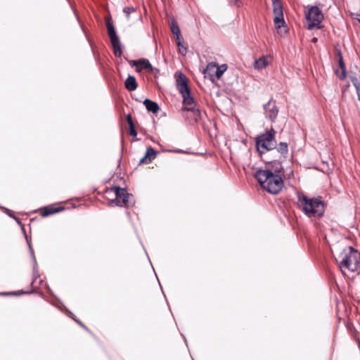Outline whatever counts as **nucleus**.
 <instances>
[{"mask_svg": "<svg viewBox=\"0 0 360 360\" xmlns=\"http://www.w3.org/2000/svg\"><path fill=\"white\" fill-rule=\"evenodd\" d=\"M129 133L131 136H136L137 134H136V131L135 130L134 125L129 126Z\"/></svg>", "mask_w": 360, "mask_h": 360, "instance_id": "nucleus-27", "label": "nucleus"}, {"mask_svg": "<svg viewBox=\"0 0 360 360\" xmlns=\"http://www.w3.org/2000/svg\"><path fill=\"white\" fill-rule=\"evenodd\" d=\"M272 60L273 57L271 55L263 56L255 61L254 68L257 70H262L271 64Z\"/></svg>", "mask_w": 360, "mask_h": 360, "instance_id": "nucleus-12", "label": "nucleus"}, {"mask_svg": "<svg viewBox=\"0 0 360 360\" xmlns=\"http://www.w3.org/2000/svg\"><path fill=\"white\" fill-rule=\"evenodd\" d=\"M114 193L116 198L112 200V203H115L117 206H129L131 203L132 196L129 194L124 188L120 187L112 188L108 193Z\"/></svg>", "mask_w": 360, "mask_h": 360, "instance_id": "nucleus-7", "label": "nucleus"}, {"mask_svg": "<svg viewBox=\"0 0 360 360\" xmlns=\"http://www.w3.org/2000/svg\"><path fill=\"white\" fill-rule=\"evenodd\" d=\"M176 86L179 90H189L188 86V79L181 72L175 74Z\"/></svg>", "mask_w": 360, "mask_h": 360, "instance_id": "nucleus-13", "label": "nucleus"}, {"mask_svg": "<svg viewBox=\"0 0 360 360\" xmlns=\"http://www.w3.org/2000/svg\"><path fill=\"white\" fill-rule=\"evenodd\" d=\"M358 97H359V99L360 101V91H358Z\"/></svg>", "mask_w": 360, "mask_h": 360, "instance_id": "nucleus-36", "label": "nucleus"}, {"mask_svg": "<svg viewBox=\"0 0 360 360\" xmlns=\"http://www.w3.org/2000/svg\"><path fill=\"white\" fill-rule=\"evenodd\" d=\"M312 41H313L314 43L316 42V41H317V38H316V37L313 38V39H312Z\"/></svg>", "mask_w": 360, "mask_h": 360, "instance_id": "nucleus-35", "label": "nucleus"}, {"mask_svg": "<svg viewBox=\"0 0 360 360\" xmlns=\"http://www.w3.org/2000/svg\"><path fill=\"white\" fill-rule=\"evenodd\" d=\"M6 213H7L10 217H12V215H11V211H10V210H6Z\"/></svg>", "mask_w": 360, "mask_h": 360, "instance_id": "nucleus-32", "label": "nucleus"}, {"mask_svg": "<svg viewBox=\"0 0 360 360\" xmlns=\"http://www.w3.org/2000/svg\"><path fill=\"white\" fill-rule=\"evenodd\" d=\"M338 65L340 68H345L343 62V59L342 56H340V58L338 59Z\"/></svg>", "mask_w": 360, "mask_h": 360, "instance_id": "nucleus-29", "label": "nucleus"}, {"mask_svg": "<svg viewBox=\"0 0 360 360\" xmlns=\"http://www.w3.org/2000/svg\"><path fill=\"white\" fill-rule=\"evenodd\" d=\"M15 292H10V293H4V295H16Z\"/></svg>", "mask_w": 360, "mask_h": 360, "instance_id": "nucleus-34", "label": "nucleus"}, {"mask_svg": "<svg viewBox=\"0 0 360 360\" xmlns=\"http://www.w3.org/2000/svg\"><path fill=\"white\" fill-rule=\"evenodd\" d=\"M274 22L277 33L284 37L288 33V27L283 18V6L279 0H272Z\"/></svg>", "mask_w": 360, "mask_h": 360, "instance_id": "nucleus-4", "label": "nucleus"}, {"mask_svg": "<svg viewBox=\"0 0 360 360\" xmlns=\"http://www.w3.org/2000/svg\"><path fill=\"white\" fill-rule=\"evenodd\" d=\"M357 20L360 22V13L356 14Z\"/></svg>", "mask_w": 360, "mask_h": 360, "instance_id": "nucleus-33", "label": "nucleus"}, {"mask_svg": "<svg viewBox=\"0 0 360 360\" xmlns=\"http://www.w3.org/2000/svg\"><path fill=\"white\" fill-rule=\"evenodd\" d=\"M176 44L179 47V52L182 55H186L187 53L186 48L183 45L182 41L181 39L179 38V40H176Z\"/></svg>", "mask_w": 360, "mask_h": 360, "instance_id": "nucleus-23", "label": "nucleus"}, {"mask_svg": "<svg viewBox=\"0 0 360 360\" xmlns=\"http://www.w3.org/2000/svg\"><path fill=\"white\" fill-rule=\"evenodd\" d=\"M124 84L127 90H135L137 87L136 79L132 76H129Z\"/></svg>", "mask_w": 360, "mask_h": 360, "instance_id": "nucleus-17", "label": "nucleus"}, {"mask_svg": "<svg viewBox=\"0 0 360 360\" xmlns=\"http://www.w3.org/2000/svg\"><path fill=\"white\" fill-rule=\"evenodd\" d=\"M77 322L79 323V325H81L82 326L84 327V326L82 325V323H80V322H79V321H77Z\"/></svg>", "mask_w": 360, "mask_h": 360, "instance_id": "nucleus-38", "label": "nucleus"}, {"mask_svg": "<svg viewBox=\"0 0 360 360\" xmlns=\"http://www.w3.org/2000/svg\"><path fill=\"white\" fill-rule=\"evenodd\" d=\"M335 55H336L337 60L338 58H340V56H342L340 51L338 50V49H336Z\"/></svg>", "mask_w": 360, "mask_h": 360, "instance_id": "nucleus-30", "label": "nucleus"}, {"mask_svg": "<svg viewBox=\"0 0 360 360\" xmlns=\"http://www.w3.org/2000/svg\"><path fill=\"white\" fill-rule=\"evenodd\" d=\"M274 134L275 132L272 130L259 136L256 139L257 148L260 154L276 148V143L274 139Z\"/></svg>", "mask_w": 360, "mask_h": 360, "instance_id": "nucleus-5", "label": "nucleus"}, {"mask_svg": "<svg viewBox=\"0 0 360 360\" xmlns=\"http://www.w3.org/2000/svg\"><path fill=\"white\" fill-rule=\"evenodd\" d=\"M183 97V108L184 111L192 110L195 108L194 98L191 95V91H181Z\"/></svg>", "mask_w": 360, "mask_h": 360, "instance_id": "nucleus-10", "label": "nucleus"}, {"mask_svg": "<svg viewBox=\"0 0 360 360\" xmlns=\"http://www.w3.org/2000/svg\"><path fill=\"white\" fill-rule=\"evenodd\" d=\"M267 105L270 108V114H269V117H270V119L271 120H274L275 117H276L277 115V113H278V110L277 109L275 108V105H274V103H271V102H269Z\"/></svg>", "mask_w": 360, "mask_h": 360, "instance_id": "nucleus-21", "label": "nucleus"}, {"mask_svg": "<svg viewBox=\"0 0 360 360\" xmlns=\"http://www.w3.org/2000/svg\"><path fill=\"white\" fill-rule=\"evenodd\" d=\"M144 104L148 110L153 112H157L159 110L158 105L153 101L146 99L144 101Z\"/></svg>", "mask_w": 360, "mask_h": 360, "instance_id": "nucleus-18", "label": "nucleus"}, {"mask_svg": "<svg viewBox=\"0 0 360 360\" xmlns=\"http://www.w3.org/2000/svg\"><path fill=\"white\" fill-rule=\"evenodd\" d=\"M226 64L218 65L215 63H210L207 65L205 70L206 76L209 77L212 81L219 79L222 75L227 70Z\"/></svg>", "mask_w": 360, "mask_h": 360, "instance_id": "nucleus-8", "label": "nucleus"}, {"mask_svg": "<svg viewBox=\"0 0 360 360\" xmlns=\"http://www.w3.org/2000/svg\"><path fill=\"white\" fill-rule=\"evenodd\" d=\"M63 210H64L63 207L56 205H51L42 207L40 210V212L43 217H46L49 214L59 212Z\"/></svg>", "mask_w": 360, "mask_h": 360, "instance_id": "nucleus-14", "label": "nucleus"}, {"mask_svg": "<svg viewBox=\"0 0 360 360\" xmlns=\"http://www.w3.org/2000/svg\"><path fill=\"white\" fill-rule=\"evenodd\" d=\"M127 123L129 124V127L131 126V125H134L133 121H132V117H131L130 114H128L127 115Z\"/></svg>", "mask_w": 360, "mask_h": 360, "instance_id": "nucleus-28", "label": "nucleus"}, {"mask_svg": "<svg viewBox=\"0 0 360 360\" xmlns=\"http://www.w3.org/2000/svg\"><path fill=\"white\" fill-rule=\"evenodd\" d=\"M186 112V114L184 115L186 119L189 120L191 122H197L200 117V111L194 108L192 110H188Z\"/></svg>", "mask_w": 360, "mask_h": 360, "instance_id": "nucleus-15", "label": "nucleus"}, {"mask_svg": "<svg viewBox=\"0 0 360 360\" xmlns=\"http://www.w3.org/2000/svg\"><path fill=\"white\" fill-rule=\"evenodd\" d=\"M130 63L132 66L136 67V70L137 72L145 70L147 72H152L153 70L149 61L146 59L140 60H132L130 62Z\"/></svg>", "mask_w": 360, "mask_h": 360, "instance_id": "nucleus-11", "label": "nucleus"}, {"mask_svg": "<svg viewBox=\"0 0 360 360\" xmlns=\"http://www.w3.org/2000/svg\"><path fill=\"white\" fill-rule=\"evenodd\" d=\"M297 205L309 217L319 218L324 213V204L319 198H309L303 193L297 195Z\"/></svg>", "mask_w": 360, "mask_h": 360, "instance_id": "nucleus-3", "label": "nucleus"}, {"mask_svg": "<svg viewBox=\"0 0 360 360\" xmlns=\"http://www.w3.org/2000/svg\"><path fill=\"white\" fill-rule=\"evenodd\" d=\"M335 259L342 273L349 276V273L355 272L359 267L360 253L349 246L344 249Z\"/></svg>", "mask_w": 360, "mask_h": 360, "instance_id": "nucleus-2", "label": "nucleus"}, {"mask_svg": "<svg viewBox=\"0 0 360 360\" xmlns=\"http://www.w3.org/2000/svg\"><path fill=\"white\" fill-rule=\"evenodd\" d=\"M107 29L113 47L114 53L117 56H120L122 54V50L120 48L119 38L116 35L115 30L110 22L107 23Z\"/></svg>", "mask_w": 360, "mask_h": 360, "instance_id": "nucleus-9", "label": "nucleus"}, {"mask_svg": "<svg viewBox=\"0 0 360 360\" xmlns=\"http://www.w3.org/2000/svg\"><path fill=\"white\" fill-rule=\"evenodd\" d=\"M134 12H135V9L134 8L127 7L124 9V13L127 18H129V14Z\"/></svg>", "mask_w": 360, "mask_h": 360, "instance_id": "nucleus-26", "label": "nucleus"}, {"mask_svg": "<svg viewBox=\"0 0 360 360\" xmlns=\"http://www.w3.org/2000/svg\"><path fill=\"white\" fill-rule=\"evenodd\" d=\"M15 220L18 221V224H20V221H19V219H16V218H15Z\"/></svg>", "mask_w": 360, "mask_h": 360, "instance_id": "nucleus-37", "label": "nucleus"}, {"mask_svg": "<svg viewBox=\"0 0 360 360\" xmlns=\"http://www.w3.org/2000/svg\"><path fill=\"white\" fill-rule=\"evenodd\" d=\"M156 151L151 147L146 150L145 155L141 159L140 163H148L151 162L156 157Z\"/></svg>", "mask_w": 360, "mask_h": 360, "instance_id": "nucleus-16", "label": "nucleus"}, {"mask_svg": "<svg viewBox=\"0 0 360 360\" xmlns=\"http://www.w3.org/2000/svg\"><path fill=\"white\" fill-rule=\"evenodd\" d=\"M308 29L321 28L320 24L323 20V14L317 6H311L305 12Z\"/></svg>", "mask_w": 360, "mask_h": 360, "instance_id": "nucleus-6", "label": "nucleus"}, {"mask_svg": "<svg viewBox=\"0 0 360 360\" xmlns=\"http://www.w3.org/2000/svg\"><path fill=\"white\" fill-rule=\"evenodd\" d=\"M282 169L283 168L281 164L279 162H275L274 168L272 169L271 170L274 174H278L282 171Z\"/></svg>", "mask_w": 360, "mask_h": 360, "instance_id": "nucleus-25", "label": "nucleus"}, {"mask_svg": "<svg viewBox=\"0 0 360 360\" xmlns=\"http://www.w3.org/2000/svg\"><path fill=\"white\" fill-rule=\"evenodd\" d=\"M277 150L281 153V154L285 156L288 153V146L285 143H281Z\"/></svg>", "mask_w": 360, "mask_h": 360, "instance_id": "nucleus-22", "label": "nucleus"}, {"mask_svg": "<svg viewBox=\"0 0 360 360\" xmlns=\"http://www.w3.org/2000/svg\"><path fill=\"white\" fill-rule=\"evenodd\" d=\"M335 74L340 79L345 78V77H346V69H345V68H337L336 70H335Z\"/></svg>", "mask_w": 360, "mask_h": 360, "instance_id": "nucleus-24", "label": "nucleus"}, {"mask_svg": "<svg viewBox=\"0 0 360 360\" xmlns=\"http://www.w3.org/2000/svg\"><path fill=\"white\" fill-rule=\"evenodd\" d=\"M255 176L261 187L269 193L277 194L283 186V181L280 175L274 174L269 168L258 169Z\"/></svg>", "mask_w": 360, "mask_h": 360, "instance_id": "nucleus-1", "label": "nucleus"}, {"mask_svg": "<svg viewBox=\"0 0 360 360\" xmlns=\"http://www.w3.org/2000/svg\"><path fill=\"white\" fill-rule=\"evenodd\" d=\"M229 1L236 6H238L239 0H229Z\"/></svg>", "mask_w": 360, "mask_h": 360, "instance_id": "nucleus-31", "label": "nucleus"}, {"mask_svg": "<svg viewBox=\"0 0 360 360\" xmlns=\"http://www.w3.org/2000/svg\"><path fill=\"white\" fill-rule=\"evenodd\" d=\"M171 30L172 33L176 36V40H179L181 36V30L179 26L174 22H172Z\"/></svg>", "mask_w": 360, "mask_h": 360, "instance_id": "nucleus-20", "label": "nucleus"}, {"mask_svg": "<svg viewBox=\"0 0 360 360\" xmlns=\"http://www.w3.org/2000/svg\"><path fill=\"white\" fill-rule=\"evenodd\" d=\"M352 82L356 89V90H360V71L357 70L354 75L352 77Z\"/></svg>", "mask_w": 360, "mask_h": 360, "instance_id": "nucleus-19", "label": "nucleus"}, {"mask_svg": "<svg viewBox=\"0 0 360 360\" xmlns=\"http://www.w3.org/2000/svg\"><path fill=\"white\" fill-rule=\"evenodd\" d=\"M175 152H178L179 153V152H181V150H175Z\"/></svg>", "mask_w": 360, "mask_h": 360, "instance_id": "nucleus-39", "label": "nucleus"}]
</instances>
